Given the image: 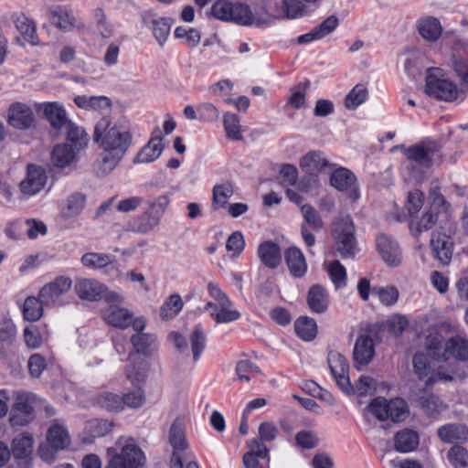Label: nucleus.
Instances as JSON below:
<instances>
[{
  "label": "nucleus",
  "mask_w": 468,
  "mask_h": 468,
  "mask_svg": "<svg viewBox=\"0 0 468 468\" xmlns=\"http://www.w3.org/2000/svg\"><path fill=\"white\" fill-rule=\"evenodd\" d=\"M233 195V187L229 183L216 185L212 190V209L225 207L228 199Z\"/></svg>",
  "instance_id": "8fccbe9b"
},
{
  "label": "nucleus",
  "mask_w": 468,
  "mask_h": 468,
  "mask_svg": "<svg viewBox=\"0 0 468 468\" xmlns=\"http://www.w3.org/2000/svg\"><path fill=\"white\" fill-rule=\"evenodd\" d=\"M282 8L287 18L294 19L307 14L306 6L300 0H282Z\"/></svg>",
  "instance_id": "680f3d73"
},
{
  "label": "nucleus",
  "mask_w": 468,
  "mask_h": 468,
  "mask_svg": "<svg viewBox=\"0 0 468 468\" xmlns=\"http://www.w3.org/2000/svg\"><path fill=\"white\" fill-rule=\"evenodd\" d=\"M169 442L172 445L174 452L178 454L184 455V451L187 447L186 441V431L184 420L180 418H176L169 430Z\"/></svg>",
  "instance_id": "7c9ffc66"
},
{
  "label": "nucleus",
  "mask_w": 468,
  "mask_h": 468,
  "mask_svg": "<svg viewBox=\"0 0 468 468\" xmlns=\"http://www.w3.org/2000/svg\"><path fill=\"white\" fill-rule=\"evenodd\" d=\"M294 329L297 335L304 340H313L317 333V325L313 318L300 317L294 323Z\"/></svg>",
  "instance_id": "c03bdc74"
},
{
  "label": "nucleus",
  "mask_w": 468,
  "mask_h": 468,
  "mask_svg": "<svg viewBox=\"0 0 468 468\" xmlns=\"http://www.w3.org/2000/svg\"><path fill=\"white\" fill-rule=\"evenodd\" d=\"M74 290L80 299L98 301L102 298L106 287L94 279L83 278L76 281Z\"/></svg>",
  "instance_id": "a211bd4d"
},
{
  "label": "nucleus",
  "mask_w": 468,
  "mask_h": 468,
  "mask_svg": "<svg viewBox=\"0 0 468 468\" xmlns=\"http://www.w3.org/2000/svg\"><path fill=\"white\" fill-rule=\"evenodd\" d=\"M50 17L53 24L64 30L70 29L74 22V17L59 6L50 10Z\"/></svg>",
  "instance_id": "052dcab7"
},
{
  "label": "nucleus",
  "mask_w": 468,
  "mask_h": 468,
  "mask_svg": "<svg viewBox=\"0 0 468 468\" xmlns=\"http://www.w3.org/2000/svg\"><path fill=\"white\" fill-rule=\"evenodd\" d=\"M233 4L227 0H218L211 7L212 16L219 20L230 21Z\"/></svg>",
  "instance_id": "69168bd1"
},
{
  "label": "nucleus",
  "mask_w": 468,
  "mask_h": 468,
  "mask_svg": "<svg viewBox=\"0 0 468 468\" xmlns=\"http://www.w3.org/2000/svg\"><path fill=\"white\" fill-rule=\"evenodd\" d=\"M80 261L86 267L101 269L112 263V257L104 253L88 252L81 257Z\"/></svg>",
  "instance_id": "bf43d9fd"
},
{
  "label": "nucleus",
  "mask_w": 468,
  "mask_h": 468,
  "mask_svg": "<svg viewBox=\"0 0 468 468\" xmlns=\"http://www.w3.org/2000/svg\"><path fill=\"white\" fill-rule=\"evenodd\" d=\"M438 208L432 205L420 218L412 217L410 221V229L414 237H419L421 232L430 230L437 223Z\"/></svg>",
  "instance_id": "a878e982"
},
{
  "label": "nucleus",
  "mask_w": 468,
  "mask_h": 468,
  "mask_svg": "<svg viewBox=\"0 0 468 468\" xmlns=\"http://www.w3.org/2000/svg\"><path fill=\"white\" fill-rule=\"evenodd\" d=\"M437 435L446 443H466L468 442V427L461 423L443 425L438 429Z\"/></svg>",
  "instance_id": "4be33fe9"
},
{
  "label": "nucleus",
  "mask_w": 468,
  "mask_h": 468,
  "mask_svg": "<svg viewBox=\"0 0 468 468\" xmlns=\"http://www.w3.org/2000/svg\"><path fill=\"white\" fill-rule=\"evenodd\" d=\"M50 446L57 450L67 448L69 443V436L66 429L58 420L48 429L47 435Z\"/></svg>",
  "instance_id": "c9c22d12"
},
{
  "label": "nucleus",
  "mask_w": 468,
  "mask_h": 468,
  "mask_svg": "<svg viewBox=\"0 0 468 468\" xmlns=\"http://www.w3.org/2000/svg\"><path fill=\"white\" fill-rule=\"evenodd\" d=\"M145 460L144 453L132 439L127 441L120 452L110 459L111 467L113 468H141L144 465Z\"/></svg>",
  "instance_id": "6e6552de"
},
{
  "label": "nucleus",
  "mask_w": 468,
  "mask_h": 468,
  "mask_svg": "<svg viewBox=\"0 0 468 468\" xmlns=\"http://www.w3.org/2000/svg\"><path fill=\"white\" fill-rule=\"evenodd\" d=\"M230 21L240 26L260 25V21L254 17L250 7L242 3H234Z\"/></svg>",
  "instance_id": "e433bc0d"
},
{
  "label": "nucleus",
  "mask_w": 468,
  "mask_h": 468,
  "mask_svg": "<svg viewBox=\"0 0 468 468\" xmlns=\"http://www.w3.org/2000/svg\"><path fill=\"white\" fill-rule=\"evenodd\" d=\"M96 403L108 411H121L123 410L122 396L112 392H101L96 398Z\"/></svg>",
  "instance_id": "09e8293b"
},
{
  "label": "nucleus",
  "mask_w": 468,
  "mask_h": 468,
  "mask_svg": "<svg viewBox=\"0 0 468 468\" xmlns=\"http://www.w3.org/2000/svg\"><path fill=\"white\" fill-rule=\"evenodd\" d=\"M330 184L333 187L346 194L352 201L359 198V191L356 176L345 167L335 169L330 176Z\"/></svg>",
  "instance_id": "9b49d317"
},
{
  "label": "nucleus",
  "mask_w": 468,
  "mask_h": 468,
  "mask_svg": "<svg viewBox=\"0 0 468 468\" xmlns=\"http://www.w3.org/2000/svg\"><path fill=\"white\" fill-rule=\"evenodd\" d=\"M36 397L29 392L18 391L11 409L9 422L13 427H23L35 418L34 403Z\"/></svg>",
  "instance_id": "423d86ee"
},
{
  "label": "nucleus",
  "mask_w": 468,
  "mask_h": 468,
  "mask_svg": "<svg viewBox=\"0 0 468 468\" xmlns=\"http://www.w3.org/2000/svg\"><path fill=\"white\" fill-rule=\"evenodd\" d=\"M301 213L303 218V224L310 229L319 231L324 226L322 218L318 211L311 205L304 204L301 206Z\"/></svg>",
  "instance_id": "6e6d98bb"
},
{
  "label": "nucleus",
  "mask_w": 468,
  "mask_h": 468,
  "mask_svg": "<svg viewBox=\"0 0 468 468\" xmlns=\"http://www.w3.org/2000/svg\"><path fill=\"white\" fill-rule=\"evenodd\" d=\"M418 33L429 42H436L442 34V26L440 20L431 16L420 17L416 22Z\"/></svg>",
  "instance_id": "6ab92c4d"
},
{
  "label": "nucleus",
  "mask_w": 468,
  "mask_h": 468,
  "mask_svg": "<svg viewBox=\"0 0 468 468\" xmlns=\"http://www.w3.org/2000/svg\"><path fill=\"white\" fill-rule=\"evenodd\" d=\"M428 355L436 361H447L446 342L440 335H429L425 339Z\"/></svg>",
  "instance_id": "4c0bfd02"
},
{
  "label": "nucleus",
  "mask_w": 468,
  "mask_h": 468,
  "mask_svg": "<svg viewBox=\"0 0 468 468\" xmlns=\"http://www.w3.org/2000/svg\"><path fill=\"white\" fill-rule=\"evenodd\" d=\"M131 343L138 354L151 356L158 350L157 337L154 334L142 333L137 331L132 335Z\"/></svg>",
  "instance_id": "393cba45"
},
{
  "label": "nucleus",
  "mask_w": 468,
  "mask_h": 468,
  "mask_svg": "<svg viewBox=\"0 0 468 468\" xmlns=\"http://www.w3.org/2000/svg\"><path fill=\"white\" fill-rule=\"evenodd\" d=\"M71 285L72 282L69 277H57L39 291L38 297L45 306L58 304L60 296L67 292Z\"/></svg>",
  "instance_id": "ddd939ff"
},
{
  "label": "nucleus",
  "mask_w": 468,
  "mask_h": 468,
  "mask_svg": "<svg viewBox=\"0 0 468 468\" xmlns=\"http://www.w3.org/2000/svg\"><path fill=\"white\" fill-rule=\"evenodd\" d=\"M331 164L320 151H311L303 155L300 161V166L306 172L318 174L325 168L331 167Z\"/></svg>",
  "instance_id": "2f4dec72"
},
{
  "label": "nucleus",
  "mask_w": 468,
  "mask_h": 468,
  "mask_svg": "<svg viewBox=\"0 0 468 468\" xmlns=\"http://www.w3.org/2000/svg\"><path fill=\"white\" fill-rule=\"evenodd\" d=\"M332 235L336 250L342 258H354L357 251L355 238V226L349 216L336 218L333 223Z\"/></svg>",
  "instance_id": "7ed1b4c3"
},
{
  "label": "nucleus",
  "mask_w": 468,
  "mask_h": 468,
  "mask_svg": "<svg viewBox=\"0 0 468 468\" xmlns=\"http://www.w3.org/2000/svg\"><path fill=\"white\" fill-rule=\"evenodd\" d=\"M15 26L24 38L32 45H37L38 39L36 34V25L24 14H19L15 18Z\"/></svg>",
  "instance_id": "ea45409f"
},
{
  "label": "nucleus",
  "mask_w": 468,
  "mask_h": 468,
  "mask_svg": "<svg viewBox=\"0 0 468 468\" xmlns=\"http://www.w3.org/2000/svg\"><path fill=\"white\" fill-rule=\"evenodd\" d=\"M73 101L78 108L85 111H95L104 113L112 108V101L106 96L78 95L74 97Z\"/></svg>",
  "instance_id": "b1692460"
},
{
  "label": "nucleus",
  "mask_w": 468,
  "mask_h": 468,
  "mask_svg": "<svg viewBox=\"0 0 468 468\" xmlns=\"http://www.w3.org/2000/svg\"><path fill=\"white\" fill-rule=\"evenodd\" d=\"M296 444L303 449H314L317 446L319 439L312 431H301L295 436Z\"/></svg>",
  "instance_id": "774afa93"
},
{
  "label": "nucleus",
  "mask_w": 468,
  "mask_h": 468,
  "mask_svg": "<svg viewBox=\"0 0 468 468\" xmlns=\"http://www.w3.org/2000/svg\"><path fill=\"white\" fill-rule=\"evenodd\" d=\"M105 322L114 327L121 329L133 326L135 331H143L146 322L143 317L133 318V314L126 308L111 304L103 313Z\"/></svg>",
  "instance_id": "0eeeda50"
},
{
  "label": "nucleus",
  "mask_w": 468,
  "mask_h": 468,
  "mask_svg": "<svg viewBox=\"0 0 468 468\" xmlns=\"http://www.w3.org/2000/svg\"><path fill=\"white\" fill-rule=\"evenodd\" d=\"M123 399V408L127 406L131 409H138L145 402L144 391L141 388H136L122 396Z\"/></svg>",
  "instance_id": "338daca9"
},
{
  "label": "nucleus",
  "mask_w": 468,
  "mask_h": 468,
  "mask_svg": "<svg viewBox=\"0 0 468 468\" xmlns=\"http://www.w3.org/2000/svg\"><path fill=\"white\" fill-rule=\"evenodd\" d=\"M33 450V438L29 434L21 433L12 442V452L16 458L27 457Z\"/></svg>",
  "instance_id": "a18cd8bd"
},
{
  "label": "nucleus",
  "mask_w": 468,
  "mask_h": 468,
  "mask_svg": "<svg viewBox=\"0 0 468 468\" xmlns=\"http://www.w3.org/2000/svg\"><path fill=\"white\" fill-rule=\"evenodd\" d=\"M412 168L429 169L441 162V146L432 141H421L409 147L400 145Z\"/></svg>",
  "instance_id": "f03ea898"
},
{
  "label": "nucleus",
  "mask_w": 468,
  "mask_h": 468,
  "mask_svg": "<svg viewBox=\"0 0 468 468\" xmlns=\"http://www.w3.org/2000/svg\"><path fill=\"white\" fill-rule=\"evenodd\" d=\"M432 252L436 259L446 265L452 259V242L446 235H433L431 239Z\"/></svg>",
  "instance_id": "473e14b6"
},
{
  "label": "nucleus",
  "mask_w": 468,
  "mask_h": 468,
  "mask_svg": "<svg viewBox=\"0 0 468 468\" xmlns=\"http://www.w3.org/2000/svg\"><path fill=\"white\" fill-rule=\"evenodd\" d=\"M184 306L181 296L178 293L171 294L160 307V316L163 320L176 317Z\"/></svg>",
  "instance_id": "49530a36"
},
{
  "label": "nucleus",
  "mask_w": 468,
  "mask_h": 468,
  "mask_svg": "<svg viewBox=\"0 0 468 468\" xmlns=\"http://www.w3.org/2000/svg\"><path fill=\"white\" fill-rule=\"evenodd\" d=\"M93 140L102 150L97 162V174H110L122 159L132 144V134L123 126L101 117L94 127Z\"/></svg>",
  "instance_id": "f257e3e1"
},
{
  "label": "nucleus",
  "mask_w": 468,
  "mask_h": 468,
  "mask_svg": "<svg viewBox=\"0 0 468 468\" xmlns=\"http://www.w3.org/2000/svg\"><path fill=\"white\" fill-rule=\"evenodd\" d=\"M143 23L151 29L157 43L163 47L170 34L173 20L168 17H161L145 11L142 15Z\"/></svg>",
  "instance_id": "2eb2a0df"
},
{
  "label": "nucleus",
  "mask_w": 468,
  "mask_h": 468,
  "mask_svg": "<svg viewBox=\"0 0 468 468\" xmlns=\"http://www.w3.org/2000/svg\"><path fill=\"white\" fill-rule=\"evenodd\" d=\"M377 338L378 331L373 327L367 328L357 335L353 349L354 367L357 370H362L372 362Z\"/></svg>",
  "instance_id": "39448f33"
},
{
  "label": "nucleus",
  "mask_w": 468,
  "mask_h": 468,
  "mask_svg": "<svg viewBox=\"0 0 468 468\" xmlns=\"http://www.w3.org/2000/svg\"><path fill=\"white\" fill-rule=\"evenodd\" d=\"M387 420L393 422L403 420L407 416V404L404 399L396 398L388 401Z\"/></svg>",
  "instance_id": "4d7b16f0"
},
{
  "label": "nucleus",
  "mask_w": 468,
  "mask_h": 468,
  "mask_svg": "<svg viewBox=\"0 0 468 468\" xmlns=\"http://www.w3.org/2000/svg\"><path fill=\"white\" fill-rule=\"evenodd\" d=\"M447 458L454 468H466L468 466V450L461 445L451 447Z\"/></svg>",
  "instance_id": "13d9d810"
},
{
  "label": "nucleus",
  "mask_w": 468,
  "mask_h": 468,
  "mask_svg": "<svg viewBox=\"0 0 468 468\" xmlns=\"http://www.w3.org/2000/svg\"><path fill=\"white\" fill-rule=\"evenodd\" d=\"M39 111L43 112L45 118L54 129H61L69 122L64 107L58 102H46L40 104Z\"/></svg>",
  "instance_id": "412c9836"
},
{
  "label": "nucleus",
  "mask_w": 468,
  "mask_h": 468,
  "mask_svg": "<svg viewBox=\"0 0 468 468\" xmlns=\"http://www.w3.org/2000/svg\"><path fill=\"white\" fill-rule=\"evenodd\" d=\"M425 92L437 100L453 101L459 97V90L455 83L445 79H438L431 75L426 79Z\"/></svg>",
  "instance_id": "1a4fd4ad"
},
{
  "label": "nucleus",
  "mask_w": 468,
  "mask_h": 468,
  "mask_svg": "<svg viewBox=\"0 0 468 468\" xmlns=\"http://www.w3.org/2000/svg\"><path fill=\"white\" fill-rule=\"evenodd\" d=\"M377 250L384 261L390 267H398L402 261V251L399 243L385 233H379L376 237Z\"/></svg>",
  "instance_id": "f8f14e48"
},
{
  "label": "nucleus",
  "mask_w": 468,
  "mask_h": 468,
  "mask_svg": "<svg viewBox=\"0 0 468 468\" xmlns=\"http://www.w3.org/2000/svg\"><path fill=\"white\" fill-rule=\"evenodd\" d=\"M223 125L226 135L229 139L233 141H241L243 135L241 133V125L239 117L231 112H227L223 117Z\"/></svg>",
  "instance_id": "de8ad7c7"
},
{
  "label": "nucleus",
  "mask_w": 468,
  "mask_h": 468,
  "mask_svg": "<svg viewBox=\"0 0 468 468\" xmlns=\"http://www.w3.org/2000/svg\"><path fill=\"white\" fill-rule=\"evenodd\" d=\"M284 260L291 275L294 278H302L307 272L305 257L297 247L287 249L284 252Z\"/></svg>",
  "instance_id": "5701e85b"
},
{
  "label": "nucleus",
  "mask_w": 468,
  "mask_h": 468,
  "mask_svg": "<svg viewBox=\"0 0 468 468\" xmlns=\"http://www.w3.org/2000/svg\"><path fill=\"white\" fill-rule=\"evenodd\" d=\"M159 224V217L146 211L138 216L133 222L132 230L140 233H147Z\"/></svg>",
  "instance_id": "3c124183"
},
{
  "label": "nucleus",
  "mask_w": 468,
  "mask_h": 468,
  "mask_svg": "<svg viewBox=\"0 0 468 468\" xmlns=\"http://www.w3.org/2000/svg\"><path fill=\"white\" fill-rule=\"evenodd\" d=\"M231 305V302L224 303V304L208 302L205 306V310L209 313L210 316L218 324L229 323L238 320L240 316L238 311L229 309Z\"/></svg>",
  "instance_id": "bb28decb"
},
{
  "label": "nucleus",
  "mask_w": 468,
  "mask_h": 468,
  "mask_svg": "<svg viewBox=\"0 0 468 468\" xmlns=\"http://www.w3.org/2000/svg\"><path fill=\"white\" fill-rule=\"evenodd\" d=\"M250 450L244 453L242 461L246 468H268L269 450L261 439H253L250 443Z\"/></svg>",
  "instance_id": "f3484780"
},
{
  "label": "nucleus",
  "mask_w": 468,
  "mask_h": 468,
  "mask_svg": "<svg viewBox=\"0 0 468 468\" xmlns=\"http://www.w3.org/2000/svg\"><path fill=\"white\" fill-rule=\"evenodd\" d=\"M447 360L452 357L459 362H468V339L456 335L446 341Z\"/></svg>",
  "instance_id": "c756f323"
},
{
  "label": "nucleus",
  "mask_w": 468,
  "mask_h": 468,
  "mask_svg": "<svg viewBox=\"0 0 468 468\" xmlns=\"http://www.w3.org/2000/svg\"><path fill=\"white\" fill-rule=\"evenodd\" d=\"M47 180L45 168L33 164L28 165L27 176L20 183L21 192L27 196H35L44 188Z\"/></svg>",
  "instance_id": "4468645a"
},
{
  "label": "nucleus",
  "mask_w": 468,
  "mask_h": 468,
  "mask_svg": "<svg viewBox=\"0 0 468 468\" xmlns=\"http://www.w3.org/2000/svg\"><path fill=\"white\" fill-rule=\"evenodd\" d=\"M419 403L420 408L429 416L439 414L445 409V405L442 400L434 394H428L420 397Z\"/></svg>",
  "instance_id": "5fc2aeb1"
},
{
  "label": "nucleus",
  "mask_w": 468,
  "mask_h": 468,
  "mask_svg": "<svg viewBox=\"0 0 468 468\" xmlns=\"http://www.w3.org/2000/svg\"><path fill=\"white\" fill-rule=\"evenodd\" d=\"M16 330L12 324L0 328V358L7 361L13 354L12 346L15 340Z\"/></svg>",
  "instance_id": "a19ab883"
},
{
  "label": "nucleus",
  "mask_w": 468,
  "mask_h": 468,
  "mask_svg": "<svg viewBox=\"0 0 468 468\" xmlns=\"http://www.w3.org/2000/svg\"><path fill=\"white\" fill-rule=\"evenodd\" d=\"M67 131V140L71 144L70 146L76 151H80L88 144V134L85 131L76 126L73 122H69L65 126Z\"/></svg>",
  "instance_id": "79ce46f5"
},
{
  "label": "nucleus",
  "mask_w": 468,
  "mask_h": 468,
  "mask_svg": "<svg viewBox=\"0 0 468 468\" xmlns=\"http://www.w3.org/2000/svg\"><path fill=\"white\" fill-rule=\"evenodd\" d=\"M261 262L267 268L274 270L282 261V252L278 244L267 240L261 242L257 250Z\"/></svg>",
  "instance_id": "aec40b11"
},
{
  "label": "nucleus",
  "mask_w": 468,
  "mask_h": 468,
  "mask_svg": "<svg viewBox=\"0 0 468 468\" xmlns=\"http://www.w3.org/2000/svg\"><path fill=\"white\" fill-rule=\"evenodd\" d=\"M368 91L364 84H356L346 96L345 106L348 110H355L367 98Z\"/></svg>",
  "instance_id": "864d4df0"
},
{
  "label": "nucleus",
  "mask_w": 468,
  "mask_h": 468,
  "mask_svg": "<svg viewBox=\"0 0 468 468\" xmlns=\"http://www.w3.org/2000/svg\"><path fill=\"white\" fill-rule=\"evenodd\" d=\"M193 360L197 362L207 346V335L201 324H197L189 336Z\"/></svg>",
  "instance_id": "37998d69"
},
{
  "label": "nucleus",
  "mask_w": 468,
  "mask_h": 468,
  "mask_svg": "<svg viewBox=\"0 0 468 468\" xmlns=\"http://www.w3.org/2000/svg\"><path fill=\"white\" fill-rule=\"evenodd\" d=\"M307 303L312 312L324 313L329 305V296L326 290L320 284L313 285L308 292Z\"/></svg>",
  "instance_id": "cd10ccee"
},
{
  "label": "nucleus",
  "mask_w": 468,
  "mask_h": 468,
  "mask_svg": "<svg viewBox=\"0 0 468 468\" xmlns=\"http://www.w3.org/2000/svg\"><path fill=\"white\" fill-rule=\"evenodd\" d=\"M412 363L414 373L426 386H433L439 382L447 383L453 380L451 370L442 365L432 366L428 356L424 353L415 354Z\"/></svg>",
  "instance_id": "20e7f679"
},
{
  "label": "nucleus",
  "mask_w": 468,
  "mask_h": 468,
  "mask_svg": "<svg viewBox=\"0 0 468 468\" xmlns=\"http://www.w3.org/2000/svg\"><path fill=\"white\" fill-rule=\"evenodd\" d=\"M164 149L163 138L154 136L145 144L133 159L134 164L151 163L156 160Z\"/></svg>",
  "instance_id": "c85d7f7f"
},
{
  "label": "nucleus",
  "mask_w": 468,
  "mask_h": 468,
  "mask_svg": "<svg viewBox=\"0 0 468 468\" xmlns=\"http://www.w3.org/2000/svg\"><path fill=\"white\" fill-rule=\"evenodd\" d=\"M327 271L331 281L333 282L336 288H341L346 285V271L339 261H332L328 265Z\"/></svg>",
  "instance_id": "e2e57ef3"
},
{
  "label": "nucleus",
  "mask_w": 468,
  "mask_h": 468,
  "mask_svg": "<svg viewBox=\"0 0 468 468\" xmlns=\"http://www.w3.org/2000/svg\"><path fill=\"white\" fill-rule=\"evenodd\" d=\"M327 362L337 386L345 393L349 394L353 388L348 376L349 365L347 360L339 352L332 350L328 352Z\"/></svg>",
  "instance_id": "9d476101"
},
{
  "label": "nucleus",
  "mask_w": 468,
  "mask_h": 468,
  "mask_svg": "<svg viewBox=\"0 0 468 468\" xmlns=\"http://www.w3.org/2000/svg\"><path fill=\"white\" fill-rule=\"evenodd\" d=\"M43 305L39 298L27 297L23 305L24 318L29 322L37 321L43 314Z\"/></svg>",
  "instance_id": "603ef678"
},
{
  "label": "nucleus",
  "mask_w": 468,
  "mask_h": 468,
  "mask_svg": "<svg viewBox=\"0 0 468 468\" xmlns=\"http://www.w3.org/2000/svg\"><path fill=\"white\" fill-rule=\"evenodd\" d=\"M76 152L77 151L68 144H58L52 151V164L57 167H66L73 161Z\"/></svg>",
  "instance_id": "58836bf2"
},
{
  "label": "nucleus",
  "mask_w": 468,
  "mask_h": 468,
  "mask_svg": "<svg viewBox=\"0 0 468 468\" xmlns=\"http://www.w3.org/2000/svg\"><path fill=\"white\" fill-rule=\"evenodd\" d=\"M86 205V197L79 192L68 197L65 205L61 208V217L64 219H70L80 216Z\"/></svg>",
  "instance_id": "72a5a7b5"
},
{
  "label": "nucleus",
  "mask_w": 468,
  "mask_h": 468,
  "mask_svg": "<svg viewBox=\"0 0 468 468\" xmlns=\"http://www.w3.org/2000/svg\"><path fill=\"white\" fill-rule=\"evenodd\" d=\"M303 389L310 393L313 397L317 398L329 405H333L335 403V398L333 395L313 380L304 382Z\"/></svg>",
  "instance_id": "0e129e2a"
},
{
  "label": "nucleus",
  "mask_w": 468,
  "mask_h": 468,
  "mask_svg": "<svg viewBox=\"0 0 468 468\" xmlns=\"http://www.w3.org/2000/svg\"><path fill=\"white\" fill-rule=\"evenodd\" d=\"M419 445V435L416 431L404 429L396 433L394 437V447L397 452H410Z\"/></svg>",
  "instance_id": "f704fd0d"
},
{
  "label": "nucleus",
  "mask_w": 468,
  "mask_h": 468,
  "mask_svg": "<svg viewBox=\"0 0 468 468\" xmlns=\"http://www.w3.org/2000/svg\"><path fill=\"white\" fill-rule=\"evenodd\" d=\"M7 122L16 129L27 130L33 126L35 122L33 111L25 103H13L8 109Z\"/></svg>",
  "instance_id": "dca6fc26"
}]
</instances>
